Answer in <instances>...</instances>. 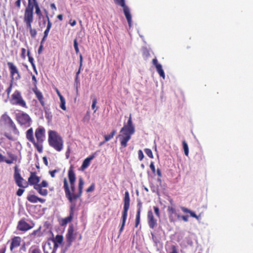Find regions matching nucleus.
I'll return each mask as SVG.
<instances>
[{
  "instance_id": "obj_11",
  "label": "nucleus",
  "mask_w": 253,
  "mask_h": 253,
  "mask_svg": "<svg viewBox=\"0 0 253 253\" xmlns=\"http://www.w3.org/2000/svg\"><path fill=\"white\" fill-rule=\"evenodd\" d=\"M124 209L123 212V221L122 226L120 229V233L123 230L124 227L125 225L126 220V191L124 194Z\"/></svg>"
},
{
  "instance_id": "obj_9",
  "label": "nucleus",
  "mask_w": 253,
  "mask_h": 253,
  "mask_svg": "<svg viewBox=\"0 0 253 253\" xmlns=\"http://www.w3.org/2000/svg\"><path fill=\"white\" fill-rule=\"evenodd\" d=\"M35 136L38 143L42 144L44 140L45 129L42 126L39 127L35 131Z\"/></svg>"
},
{
  "instance_id": "obj_52",
  "label": "nucleus",
  "mask_w": 253,
  "mask_h": 253,
  "mask_svg": "<svg viewBox=\"0 0 253 253\" xmlns=\"http://www.w3.org/2000/svg\"><path fill=\"white\" fill-rule=\"evenodd\" d=\"M27 56L28 57V59H29V61L30 62V63H34V58L33 57H32L31 55H30V51L28 50V52H27Z\"/></svg>"
},
{
  "instance_id": "obj_25",
  "label": "nucleus",
  "mask_w": 253,
  "mask_h": 253,
  "mask_svg": "<svg viewBox=\"0 0 253 253\" xmlns=\"http://www.w3.org/2000/svg\"><path fill=\"white\" fill-rule=\"evenodd\" d=\"M57 93L59 96V98H60V108L63 110H66V107L65 106V104H66L65 99L64 98V97L62 95L60 94V93H59V92L58 91H57Z\"/></svg>"
},
{
  "instance_id": "obj_16",
  "label": "nucleus",
  "mask_w": 253,
  "mask_h": 253,
  "mask_svg": "<svg viewBox=\"0 0 253 253\" xmlns=\"http://www.w3.org/2000/svg\"><path fill=\"white\" fill-rule=\"evenodd\" d=\"M58 243H54L53 248L51 249V244L49 242L47 243L44 247H43L44 253H56L57 248L58 247Z\"/></svg>"
},
{
  "instance_id": "obj_42",
  "label": "nucleus",
  "mask_w": 253,
  "mask_h": 253,
  "mask_svg": "<svg viewBox=\"0 0 253 253\" xmlns=\"http://www.w3.org/2000/svg\"><path fill=\"white\" fill-rule=\"evenodd\" d=\"M74 84L76 86L77 92H78V87L80 86V81L79 78L75 77Z\"/></svg>"
},
{
  "instance_id": "obj_63",
  "label": "nucleus",
  "mask_w": 253,
  "mask_h": 253,
  "mask_svg": "<svg viewBox=\"0 0 253 253\" xmlns=\"http://www.w3.org/2000/svg\"><path fill=\"white\" fill-rule=\"evenodd\" d=\"M152 63L153 65H155V67H156L157 65H161L160 64L158 63V60L156 58L152 60Z\"/></svg>"
},
{
  "instance_id": "obj_44",
  "label": "nucleus",
  "mask_w": 253,
  "mask_h": 253,
  "mask_svg": "<svg viewBox=\"0 0 253 253\" xmlns=\"http://www.w3.org/2000/svg\"><path fill=\"white\" fill-rule=\"evenodd\" d=\"M11 118L7 115L3 114L1 116V119L5 122L7 123V122L9 121Z\"/></svg>"
},
{
  "instance_id": "obj_20",
  "label": "nucleus",
  "mask_w": 253,
  "mask_h": 253,
  "mask_svg": "<svg viewBox=\"0 0 253 253\" xmlns=\"http://www.w3.org/2000/svg\"><path fill=\"white\" fill-rule=\"evenodd\" d=\"M135 132V128L132 125L131 118L129 117L127 121V141L130 139L131 135Z\"/></svg>"
},
{
  "instance_id": "obj_32",
  "label": "nucleus",
  "mask_w": 253,
  "mask_h": 253,
  "mask_svg": "<svg viewBox=\"0 0 253 253\" xmlns=\"http://www.w3.org/2000/svg\"><path fill=\"white\" fill-rule=\"evenodd\" d=\"M182 145L184 154L186 156H188L189 154V148L188 144L185 140L182 141Z\"/></svg>"
},
{
  "instance_id": "obj_39",
  "label": "nucleus",
  "mask_w": 253,
  "mask_h": 253,
  "mask_svg": "<svg viewBox=\"0 0 253 253\" xmlns=\"http://www.w3.org/2000/svg\"><path fill=\"white\" fill-rule=\"evenodd\" d=\"M144 152L145 153V154L150 158H153V153H152V152L151 151V149H148V148H145L144 149Z\"/></svg>"
},
{
  "instance_id": "obj_29",
  "label": "nucleus",
  "mask_w": 253,
  "mask_h": 253,
  "mask_svg": "<svg viewBox=\"0 0 253 253\" xmlns=\"http://www.w3.org/2000/svg\"><path fill=\"white\" fill-rule=\"evenodd\" d=\"M38 197L35 196V195H29L27 199L31 203H36L38 202Z\"/></svg>"
},
{
  "instance_id": "obj_54",
  "label": "nucleus",
  "mask_w": 253,
  "mask_h": 253,
  "mask_svg": "<svg viewBox=\"0 0 253 253\" xmlns=\"http://www.w3.org/2000/svg\"><path fill=\"white\" fill-rule=\"evenodd\" d=\"M150 168L151 169L152 172L155 173L156 172V169L153 162H151L150 165Z\"/></svg>"
},
{
  "instance_id": "obj_60",
  "label": "nucleus",
  "mask_w": 253,
  "mask_h": 253,
  "mask_svg": "<svg viewBox=\"0 0 253 253\" xmlns=\"http://www.w3.org/2000/svg\"><path fill=\"white\" fill-rule=\"evenodd\" d=\"M25 53H26V49L24 48H22L21 49V57L23 59H25V57H26V56H25Z\"/></svg>"
},
{
  "instance_id": "obj_49",
  "label": "nucleus",
  "mask_w": 253,
  "mask_h": 253,
  "mask_svg": "<svg viewBox=\"0 0 253 253\" xmlns=\"http://www.w3.org/2000/svg\"><path fill=\"white\" fill-rule=\"evenodd\" d=\"M131 16L130 12L127 10V23L129 25V26L131 27Z\"/></svg>"
},
{
  "instance_id": "obj_13",
  "label": "nucleus",
  "mask_w": 253,
  "mask_h": 253,
  "mask_svg": "<svg viewBox=\"0 0 253 253\" xmlns=\"http://www.w3.org/2000/svg\"><path fill=\"white\" fill-rule=\"evenodd\" d=\"M74 226L73 224L70 225L66 235L67 243H69V246H71L72 243L75 239L74 236Z\"/></svg>"
},
{
  "instance_id": "obj_31",
  "label": "nucleus",
  "mask_w": 253,
  "mask_h": 253,
  "mask_svg": "<svg viewBox=\"0 0 253 253\" xmlns=\"http://www.w3.org/2000/svg\"><path fill=\"white\" fill-rule=\"evenodd\" d=\"M63 236L60 235H57L55 238L52 239L53 243H56L58 244H61L63 241Z\"/></svg>"
},
{
  "instance_id": "obj_6",
  "label": "nucleus",
  "mask_w": 253,
  "mask_h": 253,
  "mask_svg": "<svg viewBox=\"0 0 253 253\" xmlns=\"http://www.w3.org/2000/svg\"><path fill=\"white\" fill-rule=\"evenodd\" d=\"M120 134L117 137L121 141L122 151L126 146V124L124 123L123 127L122 128Z\"/></svg>"
},
{
  "instance_id": "obj_28",
  "label": "nucleus",
  "mask_w": 253,
  "mask_h": 253,
  "mask_svg": "<svg viewBox=\"0 0 253 253\" xmlns=\"http://www.w3.org/2000/svg\"><path fill=\"white\" fill-rule=\"evenodd\" d=\"M158 73L159 74L160 77H162L163 79H165V72L162 68L161 65H157L156 67Z\"/></svg>"
},
{
  "instance_id": "obj_36",
  "label": "nucleus",
  "mask_w": 253,
  "mask_h": 253,
  "mask_svg": "<svg viewBox=\"0 0 253 253\" xmlns=\"http://www.w3.org/2000/svg\"><path fill=\"white\" fill-rule=\"evenodd\" d=\"M97 99L96 97H94L92 99V103L91 105V108L94 110V112L95 113L98 109V107L96 108V104L97 103Z\"/></svg>"
},
{
  "instance_id": "obj_34",
  "label": "nucleus",
  "mask_w": 253,
  "mask_h": 253,
  "mask_svg": "<svg viewBox=\"0 0 253 253\" xmlns=\"http://www.w3.org/2000/svg\"><path fill=\"white\" fill-rule=\"evenodd\" d=\"M116 133V131L115 130H112V131L111 132L110 134H108V135H105L104 136V138L105 139V141H108L111 139H112Z\"/></svg>"
},
{
  "instance_id": "obj_61",
  "label": "nucleus",
  "mask_w": 253,
  "mask_h": 253,
  "mask_svg": "<svg viewBox=\"0 0 253 253\" xmlns=\"http://www.w3.org/2000/svg\"><path fill=\"white\" fill-rule=\"evenodd\" d=\"M180 218H181L183 220H184L185 222H187L188 221V215H182L180 216Z\"/></svg>"
},
{
  "instance_id": "obj_62",
  "label": "nucleus",
  "mask_w": 253,
  "mask_h": 253,
  "mask_svg": "<svg viewBox=\"0 0 253 253\" xmlns=\"http://www.w3.org/2000/svg\"><path fill=\"white\" fill-rule=\"evenodd\" d=\"M21 0H17L15 3V6L19 8L21 6Z\"/></svg>"
},
{
  "instance_id": "obj_48",
  "label": "nucleus",
  "mask_w": 253,
  "mask_h": 253,
  "mask_svg": "<svg viewBox=\"0 0 253 253\" xmlns=\"http://www.w3.org/2000/svg\"><path fill=\"white\" fill-rule=\"evenodd\" d=\"M3 135L10 140H12V141L14 140V138H13V136L10 134L7 133V132H4L3 134Z\"/></svg>"
},
{
  "instance_id": "obj_33",
  "label": "nucleus",
  "mask_w": 253,
  "mask_h": 253,
  "mask_svg": "<svg viewBox=\"0 0 253 253\" xmlns=\"http://www.w3.org/2000/svg\"><path fill=\"white\" fill-rule=\"evenodd\" d=\"M28 253H42V252L39 248L32 246L29 249Z\"/></svg>"
},
{
  "instance_id": "obj_10",
  "label": "nucleus",
  "mask_w": 253,
  "mask_h": 253,
  "mask_svg": "<svg viewBox=\"0 0 253 253\" xmlns=\"http://www.w3.org/2000/svg\"><path fill=\"white\" fill-rule=\"evenodd\" d=\"M33 226L26 222L25 219L23 218L18 222L17 229L21 231H26L32 228Z\"/></svg>"
},
{
  "instance_id": "obj_38",
  "label": "nucleus",
  "mask_w": 253,
  "mask_h": 253,
  "mask_svg": "<svg viewBox=\"0 0 253 253\" xmlns=\"http://www.w3.org/2000/svg\"><path fill=\"white\" fill-rule=\"evenodd\" d=\"M74 47L76 53L78 54L79 53V48L78 47V43L77 39L74 40Z\"/></svg>"
},
{
  "instance_id": "obj_41",
  "label": "nucleus",
  "mask_w": 253,
  "mask_h": 253,
  "mask_svg": "<svg viewBox=\"0 0 253 253\" xmlns=\"http://www.w3.org/2000/svg\"><path fill=\"white\" fill-rule=\"evenodd\" d=\"M35 13L38 15V19L39 20H41L42 19V17H43V15L42 13L40 7L35 9Z\"/></svg>"
},
{
  "instance_id": "obj_18",
  "label": "nucleus",
  "mask_w": 253,
  "mask_h": 253,
  "mask_svg": "<svg viewBox=\"0 0 253 253\" xmlns=\"http://www.w3.org/2000/svg\"><path fill=\"white\" fill-rule=\"evenodd\" d=\"M21 238L19 236H15L11 239V242L10 247L11 252H12L14 248H17L20 245Z\"/></svg>"
},
{
  "instance_id": "obj_21",
  "label": "nucleus",
  "mask_w": 253,
  "mask_h": 253,
  "mask_svg": "<svg viewBox=\"0 0 253 253\" xmlns=\"http://www.w3.org/2000/svg\"><path fill=\"white\" fill-rule=\"evenodd\" d=\"M68 175L70 183H75L76 181V175L73 170L72 166L70 167L68 170Z\"/></svg>"
},
{
  "instance_id": "obj_51",
  "label": "nucleus",
  "mask_w": 253,
  "mask_h": 253,
  "mask_svg": "<svg viewBox=\"0 0 253 253\" xmlns=\"http://www.w3.org/2000/svg\"><path fill=\"white\" fill-rule=\"evenodd\" d=\"M138 158L140 161H142L144 158V155L142 150H139L138 152Z\"/></svg>"
},
{
  "instance_id": "obj_3",
  "label": "nucleus",
  "mask_w": 253,
  "mask_h": 253,
  "mask_svg": "<svg viewBox=\"0 0 253 253\" xmlns=\"http://www.w3.org/2000/svg\"><path fill=\"white\" fill-rule=\"evenodd\" d=\"M16 120L21 126L25 127H29L32 124V121L29 115L23 112L16 114Z\"/></svg>"
},
{
  "instance_id": "obj_22",
  "label": "nucleus",
  "mask_w": 253,
  "mask_h": 253,
  "mask_svg": "<svg viewBox=\"0 0 253 253\" xmlns=\"http://www.w3.org/2000/svg\"><path fill=\"white\" fill-rule=\"evenodd\" d=\"M26 138L31 142H35V139L33 136V130L30 128L26 131Z\"/></svg>"
},
{
  "instance_id": "obj_7",
  "label": "nucleus",
  "mask_w": 253,
  "mask_h": 253,
  "mask_svg": "<svg viewBox=\"0 0 253 253\" xmlns=\"http://www.w3.org/2000/svg\"><path fill=\"white\" fill-rule=\"evenodd\" d=\"M7 65L12 78L11 82H12V81L14 80V76L15 74L17 75L15 78V80L16 81L20 80L21 79V76L17 67L12 62H7Z\"/></svg>"
},
{
  "instance_id": "obj_19",
  "label": "nucleus",
  "mask_w": 253,
  "mask_h": 253,
  "mask_svg": "<svg viewBox=\"0 0 253 253\" xmlns=\"http://www.w3.org/2000/svg\"><path fill=\"white\" fill-rule=\"evenodd\" d=\"M95 155V153L91 154L84 160L81 167V169L82 170H84L89 166L90 161L94 158Z\"/></svg>"
},
{
  "instance_id": "obj_37",
  "label": "nucleus",
  "mask_w": 253,
  "mask_h": 253,
  "mask_svg": "<svg viewBox=\"0 0 253 253\" xmlns=\"http://www.w3.org/2000/svg\"><path fill=\"white\" fill-rule=\"evenodd\" d=\"M114 2L120 6H124L125 3V0H113Z\"/></svg>"
},
{
  "instance_id": "obj_46",
  "label": "nucleus",
  "mask_w": 253,
  "mask_h": 253,
  "mask_svg": "<svg viewBox=\"0 0 253 253\" xmlns=\"http://www.w3.org/2000/svg\"><path fill=\"white\" fill-rule=\"evenodd\" d=\"M24 188H19L17 191H16V195L18 196H21L22 195L23 193L24 192Z\"/></svg>"
},
{
  "instance_id": "obj_40",
  "label": "nucleus",
  "mask_w": 253,
  "mask_h": 253,
  "mask_svg": "<svg viewBox=\"0 0 253 253\" xmlns=\"http://www.w3.org/2000/svg\"><path fill=\"white\" fill-rule=\"evenodd\" d=\"M90 120V114L89 111H87L86 114L83 118V121L84 122L88 123Z\"/></svg>"
},
{
  "instance_id": "obj_14",
  "label": "nucleus",
  "mask_w": 253,
  "mask_h": 253,
  "mask_svg": "<svg viewBox=\"0 0 253 253\" xmlns=\"http://www.w3.org/2000/svg\"><path fill=\"white\" fill-rule=\"evenodd\" d=\"M39 8H40V6L37 1L31 3L30 5L28 4L25 8L24 13L34 16V9L35 8L36 9Z\"/></svg>"
},
{
  "instance_id": "obj_64",
  "label": "nucleus",
  "mask_w": 253,
  "mask_h": 253,
  "mask_svg": "<svg viewBox=\"0 0 253 253\" xmlns=\"http://www.w3.org/2000/svg\"><path fill=\"white\" fill-rule=\"evenodd\" d=\"M7 124H9L10 126H14L15 127V124L13 123V121L11 120V119H9V121L7 122Z\"/></svg>"
},
{
  "instance_id": "obj_1",
  "label": "nucleus",
  "mask_w": 253,
  "mask_h": 253,
  "mask_svg": "<svg viewBox=\"0 0 253 253\" xmlns=\"http://www.w3.org/2000/svg\"><path fill=\"white\" fill-rule=\"evenodd\" d=\"M63 183V188L66 197L68 199L71 205L70 206L69 215L62 220V226L66 225L68 223L72 220L74 215V211L76 208V204L74 201L82 196L84 182L83 178L80 177L79 178L78 193L77 194H73L71 193L67 180L66 178H64Z\"/></svg>"
},
{
  "instance_id": "obj_12",
  "label": "nucleus",
  "mask_w": 253,
  "mask_h": 253,
  "mask_svg": "<svg viewBox=\"0 0 253 253\" xmlns=\"http://www.w3.org/2000/svg\"><path fill=\"white\" fill-rule=\"evenodd\" d=\"M36 174V172H31L28 181V184L30 185H33L34 186L36 185L39 184L38 183L40 182L41 178L37 176Z\"/></svg>"
},
{
  "instance_id": "obj_8",
  "label": "nucleus",
  "mask_w": 253,
  "mask_h": 253,
  "mask_svg": "<svg viewBox=\"0 0 253 253\" xmlns=\"http://www.w3.org/2000/svg\"><path fill=\"white\" fill-rule=\"evenodd\" d=\"M169 220L170 222H174L180 218V215L176 212V209L172 206H168L167 210Z\"/></svg>"
},
{
  "instance_id": "obj_17",
  "label": "nucleus",
  "mask_w": 253,
  "mask_h": 253,
  "mask_svg": "<svg viewBox=\"0 0 253 253\" xmlns=\"http://www.w3.org/2000/svg\"><path fill=\"white\" fill-rule=\"evenodd\" d=\"M34 16L24 13V22L26 23V28L30 30L32 29V23L33 21Z\"/></svg>"
},
{
  "instance_id": "obj_53",
  "label": "nucleus",
  "mask_w": 253,
  "mask_h": 253,
  "mask_svg": "<svg viewBox=\"0 0 253 253\" xmlns=\"http://www.w3.org/2000/svg\"><path fill=\"white\" fill-rule=\"evenodd\" d=\"M42 187H47L48 186V182L46 180H42L40 184H39Z\"/></svg>"
},
{
  "instance_id": "obj_59",
  "label": "nucleus",
  "mask_w": 253,
  "mask_h": 253,
  "mask_svg": "<svg viewBox=\"0 0 253 253\" xmlns=\"http://www.w3.org/2000/svg\"><path fill=\"white\" fill-rule=\"evenodd\" d=\"M32 91L34 92L35 95L36 94V93H40V92H41L38 89L37 87V84H36V85H34V87L32 88Z\"/></svg>"
},
{
  "instance_id": "obj_55",
  "label": "nucleus",
  "mask_w": 253,
  "mask_h": 253,
  "mask_svg": "<svg viewBox=\"0 0 253 253\" xmlns=\"http://www.w3.org/2000/svg\"><path fill=\"white\" fill-rule=\"evenodd\" d=\"M70 183V187H71V190H70L71 193L72 194H74L73 193L75 190V183Z\"/></svg>"
},
{
  "instance_id": "obj_23",
  "label": "nucleus",
  "mask_w": 253,
  "mask_h": 253,
  "mask_svg": "<svg viewBox=\"0 0 253 253\" xmlns=\"http://www.w3.org/2000/svg\"><path fill=\"white\" fill-rule=\"evenodd\" d=\"M181 209L184 213H188L190 214V215L192 217H194L198 220L199 219L200 216H197L194 212L191 211V210H189L188 209H187L185 207H181Z\"/></svg>"
},
{
  "instance_id": "obj_47",
  "label": "nucleus",
  "mask_w": 253,
  "mask_h": 253,
  "mask_svg": "<svg viewBox=\"0 0 253 253\" xmlns=\"http://www.w3.org/2000/svg\"><path fill=\"white\" fill-rule=\"evenodd\" d=\"M95 188V185L92 183L91 185L86 190V192L89 193L93 191Z\"/></svg>"
},
{
  "instance_id": "obj_45",
  "label": "nucleus",
  "mask_w": 253,
  "mask_h": 253,
  "mask_svg": "<svg viewBox=\"0 0 253 253\" xmlns=\"http://www.w3.org/2000/svg\"><path fill=\"white\" fill-rule=\"evenodd\" d=\"M153 209H154V212H155L156 215L157 217H160V213L159 208L158 207L154 206L153 207Z\"/></svg>"
},
{
  "instance_id": "obj_50",
  "label": "nucleus",
  "mask_w": 253,
  "mask_h": 253,
  "mask_svg": "<svg viewBox=\"0 0 253 253\" xmlns=\"http://www.w3.org/2000/svg\"><path fill=\"white\" fill-rule=\"evenodd\" d=\"M42 187L39 184L36 185L34 186V188L36 190L38 193L40 194V192H41Z\"/></svg>"
},
{
  "instance_id": "obj_26",
  "label": "nucleus",
  "mask_w": 253,
  "mask_h": 253,
  "mask_svg": "<svg viewBox=\"0 0 253 253\" xmlns=\"http://www.w3.org/2000/svg\"><path fill=\"white\" fill-rule=\"evenodd\" d=\"M8 157L10 158V160L6 159L5 160V163L8 164H11L13 163L14 161H16L17 160V156H16L14 154L10 153L8 152L7 153Z\"/></svg>"
},
{
  "instance_id": "obj_5",
  "label": "nucleus",
  "mask_w": 253,
  "mask_h": 253,
  "mask_svg": "<svg viewBox=\"0 0 253 253\" xmlns=\"http://www.w3.org/2000/svg\"><path fill=\"white\" fill-rule=\"evenodd\" d=\"M11 102L13 105H18L23 107L27 108L26 102L23 99L21 92L15 90L11 95Z\"/></svg>"
},
{
  "instance_id": "obj_43",
  "label": "nucleus",
  "mask_w": 253,
  "mask_h": 253,
  "mask_svg": "<svg viewBox=\"0 0 253 253\" xmlns=\"http://www.w3.org/2000/svg\"><path fill=\"white\" fill-rule=\"evenodd\" d=\"M30 31V34L32 38H34L37 34V31L35 29H32Z\"/></svg>"
},
{
  "instance_id": "obj_4",
  "label": "nucleus",
  "mask_w": 253,
  "mask_h": 253,
  "mask_svg": "<svg viewBox=\"0 0 253 253\" xmlns=\"http://www.w3.org/2000/svg\"><path fill=\"white\" fill-rule=\"evenodd\" d=\"M14 179L16 184L20 188H25L28 186V183L21 175L20 169L17 166L14 167Z\"/></svg>"
},
{
  "instance_id": "obj_27",
  "label": "nucleus",
  "mask_w": 253,
  "mask_h": 253,
  "mask_svg": "<svg viewBox=\"0 0 253 253\" xmlns=\"http://www.w3.org/2000/svg\"><path fill=\"white\" fill-rule=\"evenodd\" d=\"M141 207V204H140L139 207L137 210V214L136 215L135 225V226L136 227H137L138 226V225L140 222Z\"/></svg>"
},
{
  "instance_id": "obj_2",
  "label": "nucleus",
  "mask_w": 253,
  "mask_h": 253,
  "mask_svg": "<svg viewBox=\"0 0 253 253\" xmlns=\"http://www.w3.org/2000/svg\"><path fill=\"white\" fill-rule=\"evenodd\" d=\"M48 133V142L49 146L57 151H61L63 146V141L62 137L54 130H50Z\"/></svg>"
},
{
  "instance_id": "obj_58",
  "label": "nucleus",
  "mask_w": 253,
  "mask_h": 253,
  "mask_svg": "<svg viewBox=\"0 0 253 253\" xmlns=\"http://www.w3.org/2000/svg\"><path fill=\"white\" fill-rule=\"evenodd\" d=\"M58 171V170H57V169H54L53 170H52V171H49V174H50V176L53 178L55 177V173L57 172Z\"/></svg>"
},
{
  "instance_id": "obj_24",
  "label": "nucleus",
  "mask_w": 253,
  "mask_h": 253,
  "mask_svg": "<svg viewBox=\"0 0 253 253\" xmlns=\"http://www.w3.org/2000/svg\"><path fill=\"white\" fill-rule=\"evenodd\" d=\"M39 102H40V104L43 107V108L45 109V102H44V99L43 97V96L42 95V92H40V93H36L35 95Z\"/></svg>"
},
{
  "instance_id": "obj_56",
  "label": "nucleus",
  "mask_w": 253,
  "mask_h": 253,
  "mask_svg": "<svg viewBox=\"0 0 253 253\" xmlns=\"http://www.w3.org/2000/svg\"><path fill=\"white\" fill-rule=\"evenodd\" d=\"M48 194V191L45 189H42L41 192H40V195L43 196H46Z\"/></svg>"
},
{
  "instance_id": "obj_57",
  "label": "nucleus",
  "mask_w": 253,
  "mask_h": 253,
  "mask_svg": "<svg viewBox=\"0 0 253 253\" xmlns=\"http://www.w3.org/2000/svg\"><path fill=\"white\" fill-rule=\"evenodd\" d=\"M70 246H69V243H67L66 247L62 249L61 253H65Z\"/></svg>"
},
{
  "instance_id": "obj_15",
  "label": "nucleus",
  "mask_w": 253,
  "mask_h": 253,
  "mask_svg": "<svg viewBox=\"0 0 253 253\" xmlns=\"http://www.w3.org/2000/svg\"><path fill=\"white\" fill-rule=\"evenodd\" d=\"M148 222L149 226L151 229H154L157 225V220L155 219L152 211H148Z\"/></svg>"
},
{
  "instance_id": "obj_30",
  "label": "nucleus",
  "mask_w": 253,
  "mask_h": 253,
  "mask_svg": "<svg viewBox=\"0 0 253 253\" xmlns=\"http://www.w3.org/2000/svg\"><path fill=\"white\" fill-rule=\"evenodd\" d=\"M32 143L34 144V146L36 148L38 151L40 153H41L42 152L43 147H42V144L38 143V141L36 142L35 141V142H33Z\"/></svg>"
},
{
  "instance_id": "obj_35",
  "label": "nucleus",
  "mask_w": 253,
  "mask_h": 253,
  "mask_svg": "<svg viewBox=\"0 0 253 253\" xmlns=\"http://www.w3.org/2000/svg\"><path fill=\"white\" fill-rule=\"evenodd\" d=\"M52 27V23L51 21H48V23L47 24L46 28L44 31L43 35L48 36L49 31Z\"/></svg>"
}]
</instances>
